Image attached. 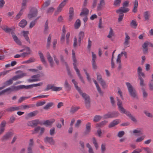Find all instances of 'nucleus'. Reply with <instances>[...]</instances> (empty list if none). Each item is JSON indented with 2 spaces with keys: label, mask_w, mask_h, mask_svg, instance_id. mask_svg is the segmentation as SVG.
Listing matches in <instances>:
<instances>
[{
  "label": "nucleus",
  "mask_w": 153,
  "mask_h": 153,
  "mask_svg": "<svg viewBox=\"0 0 153 153\" xmlns=\"http://www.w3.org/2000/svg\"><path fill=\"white\" fill-rule=\"evenodd\" d=\"M79 108V107H75L73 106H72L71 108L70 112L72 114H73L77 111Z\"/></svg>",
  "instance_id": "40"
},
{
  "label": "nucleus",
  "mask_w": 153,
  "mask_h": 153,
  "mask_svg": "<svg viewBox=\"0 0 153 153\" xmlns=\"http://www.w3.org/2000/svg\"><path fill=\"white\" fill-rule=\"evenodd\" d=\"M100 82L102 85V88H105L107 87V85L105 82L103 80H102L100 81Z\"/></svg>",
  "instance_id": "55"
},
{
  "label": "nucleus",
  "mask_w": 153,
  "mask_h": 153,
  "mask_svg": "<svg viewBox=\"0 0 153 153\" xmlns=\"http://www.w3.org/2000/svg\"><path fill=\"white\" fill-rule=\"evenodd\" d=\"M125 34L126 36L125 39V41L124 43V44L125 47L126 48L127 47V45L129 44V41H128V40L130 39V37L126 33H125Z\"/></svg>",
  "instance_id": "23"
},
{
  "label": "nucleus",
  "mask_w": 153,
  "mask_h": 153,
  "mask_svg": "<svg viewBox=\"0 0 153 153\" xmlns=\"http://www.w3.org/2000/svg\"><path fill=\"white\" fill-rule=\"evenodd\" d=\"M91 130V123L88 122L86 124L85 130L83 132L84 135L85 136L88 134L90 132Z\"/></svg>",
  "instance_id": "10"
},
{
  "label": "nucleus",
  "mask_w": 153,
  "mask_h": 153,
  "mask_svg": "<svg viewBox=\"0 0 153 153\" xmlns=\"http://www.w3.org/2000/svg\"><path fill=\"white\" fill-rule=\"evenodd\" d=\"M74 68L76 71L79 79H80L81 81L83 83H85V81L83 79L82 76H81L79 72V71L77 67L76 66L74 67Z\"/></svg>",
  "instance_id": "14"
},
{
  "label": "nucleus",
  "mask_w": 153,
  "mask_h": 153,
  "mask_svg": "<svg viewBox=\"0 0 153 153\" xmlns=\"http://www.w3.org/2000/svg\"><path fill=\"white\" fill-rule=\"evenodd\" d=\"M107 123L108 121H107L105 120H104L98 123H97L96 125V127H102L105 125Z\"/></svg>",
  "instance_id": "30"
},
{
  "label": "nucleus",
  "mask_w": 153,
  "mask_h": 153,
  "mask_svg": "<svg viewBox=\"0 0 153 153\" xmlns=\"http://www.w3.org/2000/svg\"><path fill=\"white\" fill-rule=\"evenodd\" d=\"M113 30L111 28H110L109 34L107 36V37L108 38H111L113 36Z\"/></svg>",
  "instance_id": "54"
},
{
  "label": "nucleus",
  "mask_w": 153,
  "mask_h": 153,
  "mask_svg": "<svg viewBox=\"0 0 153 153\" xmlns=\"http://www.w3.org/2000/svg\"><path fill=\"white\" fill-rule=\"evenodd\" d=\"M7 91H9L10 93L12 91H17L21 89V85L17 86H11L7 88Z\"/></svg>",
  "instance_id": "9"
},
{
  "label": "nucleus",
  "mask_w": 153,
  "mask_h": 153,
  "mask_svg": "<svg viewBox=\"0 0 153 153\" xmlns=\"http://www.w3.org/2000/svg\"><path fill=\"white\" fill-rule=\"evenodd\" d=\"M79 93L84 99L85 101L90 98L89 96L88 95L85 93H83L82 91Z\"/></svg>",
  "instance_id": "25"
},
{
  "label": "nucleus",
  "mask_w": 153,
  "mask_h": 153,
  "mask_svg": "<svg viewBox=\"0 0 153 153\" xmlns=\"http://www.w3.org/2000/svg\"><path fill=\"white\" fill-rule=\"evenodd\" d=\"M130 25L131 26L134 27L135 28H136L137 25L136 21L135 20H132L131 22Z\"/></svg>",
  "instance_id": "48"
},
{
  "label": "nucleus",
  "mask_w": 153,
  "mask_h": 153,
  "mask_svg": "<svg viewBox=\"0 0 153 153\" xmlns=\"http://www.w3.org/2000/svg\"><path fill=\"white\" fill-rule=\"evenodd\" d=\"M129 2V1L128 0L126 1L123 3V7H122V9H124L125 8H127V7H127L128 6Z\"/></svg>",
  "instance_id": "45"
},
{
  "label": "nucleus",
  "mask_w": 153,
  "mask_h": 153,
  "mask_svg": "<svg viewBox=\"0 0 153 153\" xmlns=\"http://www.w3.org/2000/svg\"><path fill=\"white\" fill-rule=\"evenodd\" d=\"M13 83V80L12 78L8 80L5 81L3 83V85H4L6 87L10 85Z\"/></svg>",
  "instance_id": "37"
},
{
  "label": "nucleus",
  "mask_w": 153,
  "mask_h": 153,
  "mask_svg": "<svg viewBox=\"0 0 153 153\" xmlns=\"http://www.w3.org/2000/svg\"><path fill=\"white\" fill-rule=\"evenodd\" d=\"M141 89L142 91L143 98L144 100L146 99L148 96V94L144 87L141 88Z\"/></svg>",
  "instance_id": "29"
},
{
  "label": "nucleus",
  "mask_w": 153,
  "mask_h": 153,
  "mask_svg": "<svg viewBox=\"0 0 153 153\" xmlns=\"http://www.w3.org/2000/svg\"><path fill=\"white\" fill-rule=\"evenodd\" d=\"M66 69L67 71V73L68 75L69 76L70 78H72L73 76L71 74V71H70V68L68 66V65L66 66Z\"/></svg>",
  "instance_id": "49"
},
{
  "label": "nucleus",
  "mask_w": 153,
  "mask_h": 153,
  "mask_svg": "<svg viewBox=\"0 0 153 153\" xmlns=\"http://www.w3.org/2000/svg\"><path fill=\"white\" fill-rule=\"evenodd\" d=\"M74 84L76 89L78 91L79 93L82 91L80 88L78 86V83L77 82H76L75 83H74Z\"/></svg>",
  "instance_id": "61"
},
{
  "label": "nucleus",
  "mask_w": 153,
  "mask_h": 153,
  "mask_svg": "<svg viewBox=\"0 0 153 153\" xmlns=\"http://www.w3.org/2000/svg\"><path fill=\"white\" fill-rule=\"evenodd\" d=\"M50 0H48L46 1L43 5V7H45L48 6L50 4Z\"/></svg>",
  "instance_id": "63"
},
{
  "label": "nucleus",
  "mask_w": 153,
  "mask_h": 153,
  "mask_svg": "<svg viewBox=\"0 0 153 153\" xmlns=\"http://www.w3.org/2000/svg\"><path fill=\"white\" fill-rule=\"evenodd\" d=\"M74 68L76 71L79 79H80L81 81L83 83H85V81L83 79L82 76H81L79 72V71L77 67L76 66L74 67Z\"/></svg>",
  "instance_id": "15"
},
{
  "label": "nucleus",
  "mask_w": 153,
  "mask_h": 153,
  "mask_svg": "<svg viewBox=\"0 0 153 153\" xmlns=\"http://www.w3.org/2000/svg\"><path fill=\"white\" fill-rule=\"evenodd\" d=\"M41 127L39 126H38L36 127L34 129V131H33L32 134H34L38 133Z\"/></svg>",
  "instance_id": "47"
},
{
  "label": "nucleus",
  "mask_w": 153,
  "mask_h": 153,
  "mask_svg": "<svg viewBox=\"0 0 153 153\" xmlns=\"http://www.w3.org/2000/svg\"><path fill=\"white\" fill-rule=\"evenodd\" d=\"M35 59L34 58H30L28 60L25 61L23 62V63H30L33 62H34L35 61Z\"/></svg>",
  "instance_id": "51"
},
{
  "label": "nucleus",
  "mask_w": 153,
  "mask_h": 153,
  "mask_svg": "<svg viewBox=\"0 0 153 153\" xmlns=\"http://www.w3.org/2000/svg\"><path fill=\"white\" fill-rule=\"evenodd\" d=\"M137 74L138 76V78L142 76L143 78L145 77V74L144 73L142 72V69L140 67H139L137 68Z\"/></svg>",
  "instance_id": "20"
},
{
  "label": "nucleus",
  "mask_w": 153,
  "mask_h": 153,
  "mask_svg": "<svg viewBox=\"0 0 153 153\" xmlns=\"http://www.w3.org/2000/svg\"><path fill=\"white\" fill-rule=\"evenodd\" d=\"M102 118V117L100 115H95L93 121L94 122H98L100 121Z\"/></svg>",
  "instance_id": "41"
},
{
  "label": "nucleus",
  "mask_w": 153,
  "mask_h": 153,
  "mask_svg": "<svg viewBox=\"0 0 153 153\" xmlns=\"http://www.w3.org/2000/svg\"><path fill=\"white\" fill-rule=\"evenodd\" d=\"M101 150L102 153H104L106 150L105 145L102 144L101 145Z\"/></svg>",
  "instance_id": "62"
},
{
  "label": "nucleus",
  "mask_w": 153,
  "mask_h": 153,
  "mask_svg": "<svg viewBox=\"0 0 153 153\" xmlns=\"http://www.w3.org/2000/svg\"><path fill=\"white\" fill-rule=\"evenodd\" d=\"M46 57L50 63V65L51 68H53L54 66V62L52 57L50 55L49 52H47Z\"/></svg>",
  "instance_id": "7"
},
{
  "label": "nucleus",
  "mask_w": 153,
  "mask_h": 153,
  "mask_svg": "<svg viewBox=\"0 0 153 153\" xmlns=\"http://www.w3.org/2000/svg\"><path fill=\"white\" fill-rule=\"evenodd\" d=\"M48 25V20H47L44 25V34H47L48 33V31L49 29Z\"/></svg>",
  "instance_id": "27"
},
{
  "label": "nucleus",
  "mask_w": 153,
  "mask_h": 153,
  "mask_svg": "<svg viewBox=\"0 0 153 153\" xmlns=\"http://www.w3.org/2000/svg\"><path fill=\"white\" fill-rule=\"evenodd\" d=\"M51 38V34H50L48 38L47 44L46 45V48L48 49H49L50 47Z\"/></svg>",
  "instance_id": "34"
},
{
  "label": "nucleus",
  "mask_w": 153,
  "mask_h": 153,
  "mask_svg": "<svg viewBox=\"0 0 153 153\" xmlns=\"http://www.w3.org/2000/svg\"><path fill=\"white\" fill-rule=\"evenodd\" d=\"M6 122L5 121L1 122L0 126V129L1 130V131H4L5 129L4 127L6 126Z\"/></svg>",
  "instance_id": "39"
},
{
  "label": "nucleus",
  "mask_w": 153,
  "mask_h": 153,
  "mask_svg": "<svg viewBox=\"0 0 153 153\" xmlns=\"http://www.w3.org/2000/svg\"><path fill=\"white\" fill-rule=\"evenodd\" d=\"M93 140V143L96 149V150H97L99 147V146L98 144V143L97 142L96 138L95 137H93L92 138Z\"/></svg>",
  "instance_id": "44"
},
{
  "label": "nucleus",
  "mask_w": 153,
  "mask_h": 153,
  "mask_svg": "<svg viewBox=\"0 0 153 153\" xmlns=\"http://www.w3.org/2000/svg\"><path fill=\"white\" fill-rule=\"evenodd\" d=\"M13 134V133L11 132H8L1 138V140L2 142L6 141L10 138Z\"/></svg>",
  "instance_id": "6"
},
{
  "label": "nucleus",
  "mask_w": 153,
  "mask_h": 153,
  "mask_svg": "<svg viewBox=\"0 0 153 153\" xmlns=\"http://www.w3.org/2000/svg\"><path fill=\"white\" fill-rule=\"evenodd\" d=\"M61 62H62V64H64L65 66H67L68 65L67 62L65 61L64 59V56L62 55H60L59 56Z\"/></svg>",
  "instance_id": "36"
},
{
  "label": "nucleus",
  "mask_w": 153,
  "mask_h": 153,
  "mask_svg": "<svg viewBox=\"0 0 153 153\" xmlns=\"http://www.w3.org/2000/svg\"><path fill=\"white\" fill-rule=\"evenodd\" d=\"M38 10L36 8L32 7L30 11V13L28 14L27 16L29 19L31 20L32 18L36 17L38 14Z\"/></svg>",
  "instance_id": "3"
},
{
  "label": "nucleus",
  "mask_w": 153,
  "mask_h": 153,
  "mask_svg": "<svg viewBox=\"0 0 153 153\" xmlns=\"http://www.w3.org/2000/svg\"><path fill=\"white\" fill-rule=\"evenodd\" d=\"M55 128L54 127H53L50 129V134L51 136H53L55 134Z\"/></svg>",
  "instance_id": "57"
},
{
  "label": "nucleus",
  "mask_w": 153,
  "mask_h": 153,
  "mask_svg": "<svg viewBox=\"0 0 153 153\" xmlns=\"http://www.w3.org/2000/svg\"><path fill=\"white\" fill-rule=\"evenodd\" d=\"M44 76V74L43 73H41L40 74H38L36 75H34L33 76H31V78H35V79H28L27 81L29 82H33L36 81H39L40 80V79L39 78H38L40 77H41Z\"/></svg>",
  "instance_id": "5"
},
{
  "label": "nucleus",
  "mask_w": 153,
  "mask_h": 153,
  "mask_svg": "<svg viewBox=\"0 0 153 153\" xmlns=\"http://www.w3.org/2000/svg\"><path fill=\"white\" fill-rule=\"evenodd\" d=\"M81 25L80 21L79 19H77L74 25V27L76 29H78Z\"/></svg>",
  "instance_id": "32"
},
{
  "label": "nucleus",
  "mask_w": 153,
  "mask_h": 153,
  "mask_svg": "<svg viewBox=\"0 0 153 153\" xmlns=\"http://www.w3.org/2000/svg\"><path fill=\"white\" fill-rule=\"evenodd\" d=\"M153 80H151L149 83V89L150 91H153Z\"/></svg>",
  "instance_id": "53"
},
{
  "label": "nucleus",
  "mask_w": 153,
  "mask_h": 153,
  "mask_svg": "<svg viewBox=\"0 0 153 153\" xmlns=\"http://www.w3.org/2000/svg\"><path fill=\"white\" fill-rule=\"evenodd\" d=\"M62 89V87H55L53 85L52 91H58L61 90Z\"/></svg>",
  "instance_id": "59"
},
{
  "label": "nucleus",
  "mask_w": 153,
  "mask_h": 153,
  "mask_svg": "<svg viewBox=\"0 0 153 153\" xmlns=\"http://www.w3.org/2000/svg\"><path fill=\"white\" fill-rule=\"evenodd\" d=\"M126 85L128 88V91L130 96L134 99H138V97L135 89L129 82H126Z\"/></svg>",
  "instance_id": "2"
},
{
  "label": "nucleus",
  "mask_w": 153,
  "mask_h": 153,
  "mask_svg": "<svg viewBox=\"0 0 153 153\" xmlns=\"http://www.w3.org/2000/svg\"><path fill=\"white\" fill-rule=\"evenodd\" d=\"M125 134V132L123 131H119L118 134L117 136L119 137H122Z\"/></svg>",
  "instance_id": "64"
},
{
  "label": "nucleus",
  "mask_w": 153,
  "mask_h": 153,
  "mask_svg": "<svg viewBox=\"0 0 153 153\" xmlns=\"http://www.w3.org/2000/svg\"><path fill=\"white\" fill-rule=\"evenodd\" d=\"M134 4V6L132 11L134 13H136L137 12V8L138 6V2L137 0H135Z\"/></svg>",
  "instance_id": "31"
},
{
  "label": "nucleus",
  "mask_w": 153,
  "mask_h": 153,
  "mask_svg": "<svg viewBox=\"0 0 153 153\" xmlns=\"http://www.w3.org/2000/svg\"><path fill=\"white\" fill-rule=\"evenodd\" d=\"M2 29L6 33H9L12 31V29L8 27L7 26H4L3 27H1Z\"/></svg>",
  "instance_id": "26"
},
{
  "label": "nucleus",
  "mask_w": 153,
  "mask_h": 153,
  "mask_svg": "<svg viewBox=\"0 0 153 153\" xmlns=\"http://www.w3.org/2000/svg\"><path fill=\"white\" fill-rule=\"evenodd\" d=\"M143 113L148 117L150 118H152L153 117V115L146 110H144L143 111Z\"/></svg>",
  "instance_id": "56"
},
{
  "label": "nucleus",
  "mask_w": 153,
  "mask_h": 153,
  "mask_svg": "<svg viewBox=\"0 0 153 153\" xmlns=\"http://www.w3.org/2000/svg\"><path fill=\"white\" fill-rule=\"evenodd\" d=\"M85 103L86 108H89L90 107V98L85 100Z\"/></svg>",
  "instance_id": "42"
},
{
  "label": "nucleus",
  "mask_w": 153,
  "mask_h": 153,
  "mask_svg": "<svg viewBox=\"0 0 153 153\" xmlns=\"http://www.w3.org/2000/svg\"><path fill=\"white\" fill-rule=\"evenodd\" d=\"M120 123V120L119 119L114 120L110 123L108 127L109 128L113 127L118 124Z\"/></svg>",
  "instance_id": "16"
},
{
  "label": "nucleus",
  "mask_w": 153,
  "mask_h": 153,
  "mask_svg": "<svg viewBox=\"0 0 153 153\" xmlns=\"http://www.w3.org/2000/svg\"><path fill=\"white\" fill-rule=\"evenodd\" d=\"M117 105L118 106L119 111L122 113L125 114L133 122L136 123L137 120L130 113V112L125 109L122 105V102L117 97Z\"/></svg>",
  "instance_id": "1"
},
{
  "label": "nucleus",
  "mask_w": 153,
  "mask_h": 153,
  "mask_svg": "<svg viewBox=\"0 0 153 153\" xmlns=\"http://www.w3.org/2000/svg\"><path fill=\"white\" fill-rule=\"evenodd\" d=\"M11 34H12L13 38L16 43L19 45H21L22 44L21 42L18 39L17 37L15 35V33L13 31H12Z\"/></svg>",
  "instance_id": "12"
},
{
  "label": "nucleus",
  "mask_w": 153,
  "mask_h": 153,
  "mask_svg": "<svg viewBox=\"0 0 153 153\" xmlns=\"http://www.w3.org/2000/svg\"><path fill=\"white\" fill-rule=\"evenodd\" d=\"M39 55L40 56L41 61L43 63L44 65H47V62L46 61L45 57L43 53L41 52L40 51H39Z\"/></svg>",
  "instance_id": "19"
},
{
  "label": "nucleus",
  "mask_w": 153,
  "mask_h": 153,
  "mask_svg": "<svg viewBox=\"0 0 153 153\" xmlns=\"http://www.w3.org/2000/svg\"><path fill=\"white\" fill-rule=\"evenodd\" d=\"M39 111L37 110L34 111L32 112L29 113L27 114V116L29 117H34L38 114Z\"/></svg>",
  "instance_id": "28"
},
{
  "label": "nucleus",
  "mask_w": 153,
  "mask_h": 153,
  "mask_svg": "<svg viewBox=\"0 0 153 153\" xmlns=\"http://www.w3.org/2000/svg\"><path fill=\"white\" fill-rule=\"evenodd\" d=\"M26 73H23L20 74H18L17 75L13 76L12 78H11L13 80H16L17 79L21 78L24 76H26Z\"/></svg>",
  "instance_id": "17"
},
{
  "label": "nucleus",
  "mask_w": 153,
  "mask_h": 153,
  "mask_svg": "<svg viewBox=\"0 0 153 153\" xmlns=\"http://www.w3.org/2000/svg\"><path fill=\"white\" fill-rule=\"evenodd\" d=\"M64 85L65 88L66 89L67 91H69L71 89V86L68 83L67 79L65 81Z\"/></svg>",
  "instance_id": "22"
},
{
  "label": "nucleus",
  "mask_w": 153,
  "mask_h": 153,
  "mask_svg": "<svg viewBox=\"0 0 153 153\" xmlns=\"http://www.w3.org/2000/svg\"><path fill=\"white\" fill-rule=\"evenodd\" d=\"M119 115L118 111L108 112V113L103 115L104 119L109 118H113L117 117Z\"/></svg>",
  "instance_id": "4"
},
{
  "label": "nucleus",
  "mask_w": 153,
  "mask_h": 153,
  "mask_svg": "<svg viewBox=\"0 0 153 153\" xmlns=\"http://www.w3.org/2000/svg\"><path fill=\"white\" fill-rule=\"evenodd\" d=\"M86 146L87 147L89 148L88 152L89 153H94L92 147L89 143H87Z\"/></svg>",
  "instance_id": "50"
},
{
  "label": "nucleus",
  "mask_w": 153,
  "mask_h": 153,
  "mask_svg": "<svg viewBox=\"0 0 153 153\" xmlns=\"http://www.w3.org/2000/svg\"><path fill=\"white\" fill-rule=\"evenodd\" d=\"M44 140L46 143H48L51 145H54L55 143V141L52 137H46L44 138Z\"/></svg>",
  "instance_id": "8"
},
{
  "label": "nucleus",
  "mask_w": 153,
  "mask_h": 153,
  "mask_svg": "<svg viewBox=\"0 0 153 153\" xmlns=\"http://www.w3.org/2000/svg\"><path fill=\"white\" fill-rule=\"evenodd\" d=\"M68 0H64L62 2L60 3L57 8V11L61 12L62 10V8L65 5L66 3V2Z\"/></svg>",
  "instance_id": "18"
},
{
  "label": "nucleus",
  "mask_w": 153,
  "mask_h": 153,
  "mask_svg": "<svg viewBox=\"0 0 153 153\" xmlns=\"http://www.w3.org/2000/svg\"><path fill=\"white\" fill-rule=\"evenodd\" d=\"M138 79L140 80V85L141 86L142 88L143 87V86L145 85L143 79L141 77H140V78H138Z\"/></svg>",
  "instance_id": "46"
},
{
  "label": "nucleus",
  "mask_w": 153,
  "mask_h": 153,
  "mask_svg": "<svg viewBox=\"0 0 153 153\" xmlns=\"http://www.w3.org/2000/svg\"><path fill=\"white\" fill-rule=\"evenodd\" d=\"M84 33L83 31H80L79 34V39H82L84 36Z\"/></svg>",
  "instance_id": "58"
},
{
  "label": "nucleus",
  "mask_w": 153,
  "mask_h": 153,
  "mask_svg": "<svg viewBox=\"0 0 153 153\" xmlns=\"http://www.w3.org/2000/svg\"><path fill=\"white\" fill-rule=\"evenodd\" d=\"M121 2V0H115L114 5L115 6H119Z\"/></svg>",
  "instance_id": "60"
},
{
  "label": "nucleus",
  "mask_w": 153,
  "mask_h": 153,
  "mask_svg": "<svg viewBox=\"0 0 153 153\" xmlns=\"http://www.w3.org/2000/svg\"><path fill=\"white\" fill-rule=\"evenodd\" d=\"M55 121V120L53 119H51L50 120H44V125H45L46 126H51Z\"/></svg>",
  "instance_id": "13"
},
{
  "label": "nucleus",
  "mask_w": 153,
  "mask_h": 153,
  "mask_svg": "<svg viewBox=\"0 0 153 153\" xmlns=\"http://www.w3.org/2000/svg\"><path fill=\"white\" fill-rule=\"evenodd\" d=\"M129 9L128 8H126L124 9H122V7H120L119 9L117 10L116 11L117 13H119V16H124V14L123 13H126L129 11Z\"/></svg>",
  "instance_id": "11"
},
{
  "label": "nucleus",
  "mask_w": 153,
  "mask_h": 153,
  "mask_svg": "<svg viewBox=\"0 0 153 153\" xmlns=\"http://www.w3.org/2000/svg\"><path fill=\"white\" fill-rule=\"evenodd\" d=\"M30 97V96L29 97H21L18 100V102L19 103H21L23 101L25 100V99H28V98H29Z\"/></svg>",
  "instance_id": "52"
},
{
  "label": "nucleus",
  "mask_w": 153,
  "mask_h": 153,
  "mask_svg": "<svg viewBox=\"0 0 153 153\" xmlns=\"http://www.w3.org/2000/svg\"><path fill=\"white\" fill-rule=\"evenodd\" d=\"M89 12V10L87 8L84 7L82 9V12L80 14V16H82V15L87 16L88 15Z\"/></svg>",
  "instance_id": "24"
},
{
  "label": "nucleus",
  "mask_w": 153,
  "mask_h": 153,
  "mask_svg": "<svg viewBox=\"0 0 153 153\" xmlns=\"http://www.w3.org/2000/svg\"><path fill=\"white\" fill-rule=\"evenodd\" d=\"M143 16L145 19V21H148L149 20L150 14L149 11H146L144 12Z\"/></svg>",
  "instance_id": "38"
},
{
  "label": "nucleus",
  "mask_w": 153,
  "mask_h": 153,
  "mask_svg": "<svg viewBox=\"0 0 153 153\" xmlns=\"http://www.w3.org/2000/svg\"><path fill=\"white\" fill-rule=\"evenodd\" d=\"M27 24V22L26 20L23 19L20 21L19 24V25L22 28L25 27Z\"/></svg>",
  "instance_id": "21"
},
{
  "label": "nucleus",
  "mask_w": 153,
  "mask_h": 153,
  "mask_svg": "<svg viewBox=\"0 0 153 153\" xmlns=\"http://www.w3.org/2000/svg\"><path fill=\"white\" fill-rule=\"evenodd\" d=\"M105 3L104 0H101L100 3L98 4V6L97 7V10H100L101 9V6L105 5Z\"/></svg>",
  "instance_id": "35"
},
{
  "label": "nucleus",
  "mask_w": 153,
  "mask_h": 153,
  "mask_svg": "<svg viewBox=\"0 0 153 153\" xmlns=\"http://www.w3.org/2000/svg\"><path fill=\"white\" fill-rule=\"evenodd\" d=\"M54 103L53 102L48 103L47 105L43 108V109L45 110H48L50 108V107H52Z\"/></svg>",
  "instance_id": "33"
},
{
  "label": "nucleus",
  "mask_w": 153,
  "mask_h": 153,
  "mask_svg": "<svg viewBox=\"0 0 153 153\" xmlns=\"http://www.w3.org/2000/svg\"><path fill=\"white\" fill-rule=\"evenodd\" d=\"M21 89L25 88V89H31L33 88V85H30L27 86H25L24 85H21Z\"/></svg>",
  "instance_id": "43"
}]
</instances>
